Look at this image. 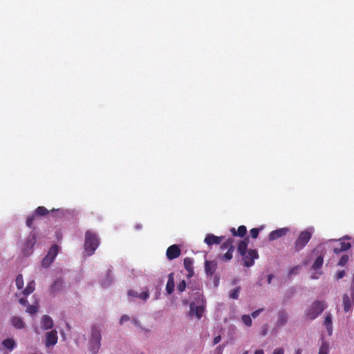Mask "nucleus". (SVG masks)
<instances>
[{
  "instance_id": "nucleus-7",
  "label": "nucleus",
  "mask_w": 354,
  "mask_h": 354,
  "mask_svg": "<svg viewBox=\"0 0 354 354\" xmlns=\"http://www.w3.org/2000/svg\"><path fill=\"white\" fill-rule=\"evenodd\" d=\"M290 232V229L287 227L279 228L277 230L272 231L268 235V239L270 241L277 240L285 235Z\"/></svg>"
},
{
  "instance_id": "nucleus-12",
  "label": "nucleus",
  "mask_w": 354,
  "mask_h": 354,
  "mask_svg": "<svg viewBox=\"0 0 354 354\" xmlns=\"http://www.w3.org/2000/svg\"><path fill=\"white\" fill-rule=\"evenodd\" d=\"M288 319V315L284 310H281L278 313V319L276 326L281 327L286 324Z\"/></svg>"
},
{
  "instance_id": "nucleus-53",
  "label": "nucleus",
  "mask_w": 354,
  "mask_h": 354,
  "mask_svg": "<svg viewBox=\"0 0 354 354\" xmlns=\"http://www.w3.org/2000/svg\"><path fill=\"white\" fill-rule=\"evenodd\" d=\"M273 278V275L272 274H269L268 277V283H271V281Z\"/></svg>"
},
{
  "instance_id": "nucleus-29",
  "label": "nucleus",
  "mask_w": 354,
  "mask_h": 354,
  "mask_svg": "<svg viewBox=\"0 0 354 354\" xmlns=\"http://www.w3.org/2000/svg\"><path fill=\"white\" fill-rule=\"evenodd\" d=\"M329 352V344L328 342L322 340V344L319 349L318 354H328Z\"/></svg>"
},
{
  "instance_id": "nucleus-4",
  "label": "nucleus",
  "mask_w": 354,
  "mask_h": 354,
  "mask_svg": "<svg viewBox=\"0 0 354 354\" xmlns=\"http://www.w3.org/2000/svg\"><path fill=\"white\" fill-rule=\"evenodd\" d=\"M244 261V266L251 267L254 263V259L259 258V254L257 250H249L245 254L242 256Z\"/></svg>"
},
{
  "instance_id": "nucleus-54",
  "label": "nucleus",
  "mask_w": 354,
  "mask_h": 354,
  "mask_svg": "<svg viewBox=\"0 0 354 354\" xmlns=\"http://www.w3.org/2000/svg\"><path fill=\"white\" fill-rule=\"evenodd\" d=\"M254 354H264V352L262 349L257 350L254 352Z\"/></svg>"
},
{
  "instance_id": "nucleus-45",
  "label": "nucleus",
  "mask_w": 354,
  "mask_h": 354,
  "mask_svg": "<svg viewBox=\"0 0 354 354\" xmlns=\"http://www.w3.org/2000/svg\"><path fill=\"white\" fill-rule=\"evenodd\" d=\"M263 308H259L254 312L252 313V317L253 318H256L261 312L263 311Z\"/></svg>"
},
{
  "instance_id": "nucleus-47",
  "label": "nucleus",
  "mask_w": 354,
  "mask_h": 354,
  "mask_svg": "<svg viewBox=\"0 0 354 354\" xmlns=\"http://www.w3.org/2000/svg\"><path fill=\"white\" fill-rule=\"evenodd\" d=\"M284 350L282 348H277L273 351V354H283Z\"/></svg>"
},
{
  "instance_id": "nucleus-19",
  "label": "nucleus",
  "mask_w": 354,
  "mask_h": 354,
  "mask_svg": "<svg viewBox=\"0 0 354 354\" xmlns=\"http://www.w3.org/2000/svg\"><path fill=\"white\" fill-rule=\"evenodd\" d=\"M248 242L249 237H246L244 240L239 242L238 245V252L241 256H245V253L248 251L247 250Z\"/></svg>"
},
{
  "instance_id": "nucleus-13",
  "label": "nucleus",
  "mask_w": 354,
  "mask_h": 354,
  "mask_svg": "<svg viewBox=\"0 0 354 354\" xmlns=\"http://www.w3.org/2000/svg\"><path fill=\"white\" fill-rule=\"evenodd\" d=\"M217 263L214 261H205V270L207 275H212L216 271Z\"/></svg>"
},
{
  "instance_id": "nucleus-48",
  "label": "nucleus",
  "mask_w": 354,
  "mask_h": 354,
  "mask_svg": "<svg viewBox=\"0 0 354 354\" xmlns=\"http://www.w3.org/2000/svg\"><path fill=\"white\" fill-rule=\"evenodd\" d=\"M129 296L138 297L139 294L134 290H129L128 292Z\"/></svg>"
},
{
  "instance_id": "nucleus-15",
  "label": "nucleus",
  "mask_w": 354,
  "mask_h": 354,
  "mask_svg": "<svg viewBox=\"0 0 354 354\" xmlns=\"http://www.w3.org/2000/svg\"><path fill=\"white\" fill-rule=\"evenodd\" d=\"M324 325L325 326L329 335L333 333V322L331 314L327 313L324 320Z\"/></svg>"
},
{
  "instance_id": "nucleus-26",
  "label": "nucleus",
  "mask_w": 354,
  "mask_h": 354,
  "mask_svg": "<svg viewBox=\"0 0 354 354\" xmlns=\"http://www.w3.org/2000/svg\"><path fill=\"white\" fill-rule=\"evenodd\" d=\"M100 342L93 340H90L89 342L90 351L93 354H96L98 352L99 349L100 348Z\"/></svg>"
},
{
  "instance_id": "nucleus-39",
  "label": "nucleus",
  "mask_w": 354,
  "mask_h": 354,
  "mask_svg": "<svg viewBox=\"0 0 354 354\" xmlns=\"http://www.w3.org/2000/svg\"><path fill=\"white\" fill-rule=\"evenodd\" d=\"M348 261V255H343L339 261V263H338V265L340 266H345L347 262Z\"/></svg>"
},
{
  "instance_id": "nucleus-11",
  "label": "nucleus",
  "mask_w": 354,
  "mask_h": 354,
  "mask_svg": "<svg viewBox=\"0 0 354 354\" xmlns=\"http://www.w3.org/2000/svg\"><path fill=\"white\" fill-rule=\"evenodd\" d=\"M194 260L191 257H185L183 261V265L185 268V270L188 272L187 277H193L194 272Z\"/></svg>"
},
{
  "instance_id": "nucleus-16",
  "label": "nucleus",
  "mask_w": 354,
  "mask_h": 354,
  "mask_svg": "<svg viewBox=\"0 0 354 354\" xmlns=\"http://www.w3.org/2000/svg\"><path fill=\"white\" fill-rule=\"evenodd\" d=\"M41 328L44 330L50 329L53 326V319L48 315H44L41 318Z\"/></svg>"
},
{
  "instance_id": "nucleus-17",
  "label": "nucleus",
  "mask_w": 354,
  "mask_h": 354,
  "mask_svg": "<svg viewBox=\"0 0 354 354\" xmlns=\"http://www.w3.org/2000/svg\"><path fill=\"white\" fill-rule=\"evenodd\" d=\"M174 273L171 272L168 275V281L166 285V290L169 295L174 292Z\"/></svg>"
},
{
  "instance_id": "nucleus-24",
  "label": "nucleus",
  "mask_w": 354,
  "mask_h": 354,
  "mask_svg": "<svg viewBox=\"0 0 354 354\" xmlns=\"http://www.w3.org/2000/svg\"><path fill=\"white\" fill-rule=\"evenodd\" d=\"M36 241H37V239H36L35 234H34V233L30 234L28 236L26 243V248H29V250H31L32 249L33 246L35 245V244L36 243Z\"/></svg>"
},
{
  "instance_id": "nucleus-35",
  "label": "nucleus",
  "mask_w": 354,
  "mask_h": 354,
  "mask_svg": "<svg viewBox=\"0 0 354 354\" xmlns=\"http://www.w3.org/2000/svg\"><path fill=\"white\" fill-rule=\"evenodd\" d=\"M26 311L30 315H33L38 311V307L35 305H30L28 306Z\"/></svg>"
},
{
  "instance_id": "nucleus-38",
  "label": "nucleus",
  "mask_w": 354,
  "mask_h": 354,
  "mask_svg": "<svg viewBox=\"0 0 354 354\" xmlns=\"http://www.w3.org/2000/svg\"><path fill=\"white\" fill-rule=\"evenodd\" d=\"M261 228H252L250 231V234L252 239H257Z\"/></svg>"
},
{
  "instance_id": "nucleus-9",
  "label": "nucleus",
  "mask_w": 354,
  "mask_h": 354,
  "mask_svg": "<svg viewBox=\"0 0 354 354\" xmlns=\"http://www.w3.org/2000/svg\"><path fill=\"white\" fill-rule=\"evenodd\" d=\"M57 342V331L53 330L48 332L46 335V346L50 347L54 346Z\"/></svg>"
},
{
  "instance_id": "nucleus-8",
  "label": "nucleus",
  "mask_w": 354,
  "mask_h": 354,
  "mask_svg": "<svg viewBox=\"0 0 354 354\" xmlns=\"http://www.w3.org/2000/svg\"><path fill=\"white\" fill-rule=\"evenodd\" d=\"M181 254V251L178 245L174 244L169 246L166 252V256L168 259L172 260L178 258Z\"/></svg>"
},
{
  "instance_id": "nucleus-49",
  "label": "nucleus",
  "mask_w": 354,
  "mask_h": 354,
  "mask_svg": "<svg viewBox=\"0 0 354 354\" xmlns=\"http://www.w3.org/2000/svg\"><path fill=\"white\" fill-rule=\"evenodd\" d=\"M19 303L21 304V305H24V306H26L28 304V300L25 298H21L19 300Z\"/></svg>"
},
{
  "instance_id": "nucleus-37",
  "label": "nucleus",
  "mask_w": 354,
  "mask_h": 354,
  "mask_svg": "<svg viewBox=\"0 0 354 354\" xmlns=\"http://www.w3.org/2000/svg\"><path fill=\"white\" fill-rule=\"evenodd\" d=\"M230 246H234L233 245V241H232V239H229L223 243L221 247V248L223 250H224V249H227L228 250L230 248Z\"/></svg>"
},
{
  "instance_id": "nucleus-40",
  "label": "nucleus",
  "mask_w": 354,
  "mask_h": 354,
  "mask_svg": "<svg viewBox=\"0 0 354 354\" xmlns=\"http://www.w3.org/2000/svg\"><path fill=\"white\" fill-rule=\"evenodd\" d=\"M186 282L185 280H182L177 286V290L178 292H182L185 290Z\"/></svg>"
},
{
  "instance_id": "nucleus-3",
  "label": "nucleus",
  "mask_w": 354,
  "mask_h": 354,
  "mask_svg": "<svg viewBox=\"0 0 354 354\" xmlns=\"http://www.w3.org/2000/svg\"><path fill=\"white\" fill-rule=\"evenodd\" d=\"M312 237L311 232L308 230H304L301 232L298 238L296 239L293 250L295 252H299L303 250L305 246L308 244Z\"/></svg>"
},
{
  "instance_id": "nucleus-34",
  "label": "nucleus",
  "mask_w": 354,
  "mask_h": 354,
  "mask_svg": "<svg viewBox=\"0 0 354 354\" xmlns=\"http://www.w3.org/2000/svg\"><path fill=\"white\" fill-rule=\"evenodd\" d=\"M234 250V246H230V248L227 250V252L224 255V258L226 260H230L232 259V256H233L232 254H233Z\"/></svg>"
},
{
  "instance_id": "nucleus-2",
  "label": "nucleus",
  "mask_w": 354,
  "mask_h": 354,
  "mask_svg": "<svg viewBox=\"0 0 354 354\" xmlns=\"http://www.w3.org/2000/svg\"><path fill=\"white\" fill-rule=\"evenodd\" d=\"M327 304L324 301H315L306 310L305 315L310 320L316 319L326 308Z\"/></svg>"
},
{
  "instance_id": "nucleus-18",
  "label": "nucleus",
  "mask_w": 354,
  "mask_h": 354,
  "mask_svg": "<svg viewBox=\"0 0 354 354\" xmlns=\"http://www.w3.org/2000/svg\"><path fill=\"white\" fill-rule=\"evenodd\" d=\"M101 339H102V336H101L100 328L97 326H93L92 328H91V340L100 342Z\"/></svg>"
},
{
  "instance_id": "nucleus-6",
  "label": "nucleus",
  "mask_w": 354,
  "mask_h": 354,
  "mask_svg": "<svg viewBox=\"0 0 354 354\" xmlns=\"http://www.w3.org/2000/svg\"><path fill=\"white\" fill-rule=\"evenodd\" d=\"M342 304L345 313L352 310L354 306V292H351L350 295L344 294L342 296Z\"/></svg>"
},
{
  "instance_id": "nucleus-46",
  "label": "nucleus",
  "mask_w": 354,
  "mask_h": 354,
  "mask_svg": "<svg viewBox=\"0 0 354 354\" xmlns=\"http://www.w3.org/2000/svg\"><path fill=\"white\" fill-rule=\"evenodd\" d=\"M345 276V272L344 270L339 271L336 274L337 279H340L343 278Z\"/></svg>"
},
{
  "instance_id": "nucleus-42",
  "label": "nucleus",
  "mask_w": 354,
  "mask_h": 354,
  "mask_svg": "<svg viewBox=\"0 0 354 354\" xmlns=\"http://www.w3.org/2000/svg\"><path fill=\"white\" fill-rule=\"evenodd\" d=\"M299 270V266H295V267H293V268H292L290 269V270L289 271L288 274L289 275L296 274H297Z\"/></svg>"
},
{
  "instance_id": "nucleus-30",
  "label": "nucleus",
  "mask_w": 354,
  "mask_h": 354,
  "mask_svg": "<svg viewBox=\"0 0 354 354\" xmlns=\"http://www.w3.org/2000/svg\"><path fill=\"white\" fill-rule=\"evenodd\" d=\"M323 262L324 257L322 255L319 256L315 261L314 263L313 264L312 269L315 270L319 269L322 266Z\"/></svg>"
},
{
  "instance_id": "nucleus-44",
  "label": "nucleus",
  "mask_w": 354,
  "mask_h": 354,
  "mask_svg": "<svg viewBox=\"0 0 354 354\" xmlns=\"http://www.w3.org/2000/svg\"><path fill=\"white\" fill-rule=\"evenodd\" d=\"M130 319V317L127 315H124L121 317L120 319V324H123L124 322H127Z\"/></svg>"
},
{
  "instance_id": "nucleus-10",
  "label": "nucleus",
  "mask_w": 354,
  "mask_h": 354,
  "mask_svg": "<svg viewBox=\"0 0 354 354\" xmlns=\"http://www.w3.org/2000/svg\"><path fill=\"white\" fill-rule=\"evenodd\" d=\"M223 239V236H216L212 234H208L205 236L204 242L208 245H218L221 243Z\"/></svg>"
},
{
  "instance_id": "nucleus-32",
  "label": "nucleus",
  "mask_w": 354,
  "mask_h": 354,
  "mask_svg": "<svg viewBox=\"0 0 354 354\" xmlns=\"http://www.w3.org/2000/svg\"><path fill=\"white\" fill-rule=\"evenodd\" d=\"M240 287H237L232 290L230 294V297L233 299H237L239 298Z\"/></svg>"
},
{
  "instance_id": "nucleus-51",
  "label": "nucleus",
  "mask_w": 354,
  "mask_h": 354,
  "mask_svg": "<svg viewBox=\"0 0 354 354\" xmlns=\"http://www.w3.org/2000/svg\"><path fill=\"white\" fill-rule=\"evenodd\" d=\"M350 292H354V273H353V279H352V281H351Z\"/></svg>"
},
{
  "instance_id": "nucleus-33",
  "label": "nucleus",
  "mask_w": 354,
  "mask_h": 354,
  "mask_svg": "<svg viewBox=\"0 0 354 354\" xmlns=\"http://www.w3.org/2000/svg\"><path fill=\"white\" fill-rule=\"evenodd\" d=\"M53 261L52 260V258L46 256L45 257H44L41 261V265L44 268H48L53 263Z\"/></svg>"
},
{
  "instance_id": "nucleus-43",
  "label": "nucleus",
  "mask_w": 354,
  "mask_h": 354,
  "mask_svg": "<svg viewBox=\"0 0 354 354\" xmlns=\"http://www.w3.org/2000/svg\"><path fill=\"white\" fill-rule=\"evenodd\" d=\"M138 297L142 299V300H146L149 297V293L147 291L142 292L139 294Z\"/></svg>"
},
{
  "instance_id": "nucleus-41",
  "label": "nucleus",
  "mask_w": 354,
  "mask_h": 354,
  "mask_svg": "<svg viewBox=\"0 0 354 354\" xmlns=\"http://www.w3.org/2000/svg\"><path fill=\"white\" fill-rule=\"evenodd\" d=\"M36 216L33 214L32 216H28L26 219V225L28 227H31Z\"/></svg>"
},
{
  "instance_id": "nucleus-50",
  "label": "nucleus",
  "mask_w": 354,
  "mask_h": 354,
  "mask_svg": "<svg viewBox=\"0 0 354 354\" xmlns=\"http://www.w3.org/2000/svg\"><path fill=\"white\" fill-rule=\"evenodd\" d=\"M221 336H220V335L216 336V337L214 338V341H213L214 344L215 345V344H217L218 343H219V342H220V341H221Z\"/></svg>"
},
{
  "instance_id": "nucleus-56",
  "label": "nucleus",
  "mask_w": 354,
  "mask_h": 354,
  "mask_svg": "<svg viewBox=\"0 0 354 354\" xmlns=\"http://www.w3.org/2000/svg\"><path fill=\"white\" fill-rule=\"evenodd\" d=\"M266 331H263V335H266Z\"/></svg>"
},
{
  "instance_id": "nucleus-22",
  "label": "nucleus",
  "mask_w": 354,
  "mask_h": 354,
  "mask_svg": "<svg viewBox=\"0 0 354 354\" xmlns=\"http://www.w3.org/2000/svg\"><path fill=\"white\" fill-rule=\"evenodd\" d=\"M63 286V281L60 279H56L50 286V290L53 293L59 292Z\"/></svg>"
},
{
  "instance_id": "nucleus-14",
  "label": "nucleus",
  "mask_w": 354,
  "mask_h": 354,
  "mask_svg": "<svg viewBox=\"0 0 354 354\" xmlns=\"http://www.w3.org/2000/svg\"><path fill=\"white\" fill-rule=\"evenodd\" d=\"M10 323L17 329H21L25 327V323L21 317L18 316H12L10 317Z\"/></svg>"
},
{
  "instance_id": "nucleus-20",
  "label": "nucleus",
  "mask_w": 354,
  "mask_h": 354,
  "mask_svg": "<svg viewBox=\"0 0 354 354\" xmlns=\"http://www.w3.org/2000/svg\"><path fill=\"white\" fill-rule=\"evenodd\" d=\"M230 231L234 236L243 237L247 233V228L245 225H240L237 230L232 227Z\"/></svg>"
},
{
  "instance_id": "nucleus-31",
  "label": "nucleus",
  "mask_w": 354,
  "mask_h": 354,
  "mask_svg": "<svg viewBox=\"0 0 354 354\" xmlns=\"http://www.w3.org/2000/svg\"><path fill=\"white\" fill-rule=\"evenodd\" d=\"M16 286L18 289H21L24 286V279L22 274H19L17 275L15 279Z\"/></svg>"
},
{
  "instance_id": "nucleus-36",
  "label": "nucleus",
  "mask_w": 354,
  "mask_h": 354,
  "mask_svg": "<svg viewBox=\"0 0 354 354\" xmlns=\"http://www.w3.org/2000/svg\"><path fill=\"white\" fill-rule=\"evenodd\" d=\"M241 319L247 326H250L252 325V319L250 316L244 315L242 316Z\"/></svg>"
},
{
  "instance_id": "nucleus-5",
  "label": "nucleus",
  "mask_w": 354,
  "mask_h": 354,
  "mask_svg": "<svg viewBox=\"0 0 354 354\" xmlns=\"http://www.w3.org/2000/svg\"><path fill=\"white\" fill-rule=\"evenodd\" d=\"M189 314L191 315L194 314L196 318L200 319L202 317L203 313L205 310V301L202 299L198 306H196L194 302H192L189 305Z\"/></svg>"
},
{
  "instance_id": "nucleus-27",
  "label": "nucleus",
  "mask_w": 354,
  "mask_h": 354,
  "mask_svg": "<svg viewBox=\"0 0 354 354\" xmlns=\"http://www.w3.org/2000/svg\"><path fill=\"white\" fill-rule=\"evenodd\" d=\"M49 214V211L44 206H39L34 212L35 216H43Z\"/></svg>"
},
{
  "instance_id": "nucleus-55",
  "label": "nucleus",
  "mask_w": 354,
  "mask_h": 354,
  "mask_svg": "<svg viewBox=\"0 0 354 354\" xmlns=\"http://www.w3.org/2000/svg\"><path fill=\"white\" fill-rule=\"evenodd\" d=\"M295 354H301V349H297V350L295 351Z\"/></svg>"
},
{
  "instance_id": "nucleus-21",
  "label": "nucleus",
  "mask_w": 354,
  "mask_h": 354,
  "mask_svg": "<svg viewBox=\"0 0 354 354\" xmlns=\"http://www.w3.org/2000/svg\"><path fill=\"white\" fill-rule=\"evenodd\" d=\"M351 247V245L348 242H340L338 247L334 248L333 252L335 254H339L342 252L346 251Z\"/></svg>"
},
{
  "instance_id": "nucleus-57",
  "label": "nucleus",
  "mask_w": 354,
  "mask_h": 354,
  "mask_svg": "<svg viewBox=\"0 0 354 354\" xmlns=\"http://www.w3.org/2000/svg\"><path fill=\"white\" fill-rule=\"evenodd\" d=\"M243 354H248V351L244 352Z\"/></svg>"
},
{
  "instance_id": "nucleus-23",
  "label": "nucleus",
  "mask_w": 354,
  "mask_h": 354,
  "mask_svg": "<svg viewBox=\"0 0 354 354\" xmlns=\"http://www.w3.org/2000/svg\"><path fill=\"white\" fill-rule=\"evenodd\" d=\"M3 346L9 351H12L16 346V342L12 338H7L2 342Z\"/></svg>"
},
{
  "instance_id": "nucleus-28",
  "label": "nucleus",
  "mask_w": 354,
  "mask_h": 354,
  "mask_svg": "<svg viewBox=\"0 0 354 354\" xmlns=\"http://www.w3.org/2000/svg\"><path fill=\"white\" fill-rule=\"evenodd\" d=\"M59 251V248L57 245H53L48 250V254L46 256H48L50 258H52V260L53 261L54 259L57 255Z\"/></svg>"
},
{
  "instance_id": "nucleus-52",
  "label": "nucleus",
  "mask_w": 354,
  "mask_h": 354,
  "mask_svg": "<svg viewBox=\"0 0 354 354\" xmlns=\"http://www.w3.org/2000/svg\"><path fill=\"white\" fill-rule=\"evenodd\" d=\"M132 323H133L135 326H140V322H139V321H138L136 318H133V319H132Z\"/></svg>"
},
{
  "instance_id": "nucleus-1",
  "label": "nucleus",
  "mask_w": 354,
  "mask_h": 354,
  "mask_svg": "<svg viewBox=\"0 0 354 354\" xmlns=\"http://www.w3.org/2000/svg\"><path fill=\"white\" fill-rule=\"evenodd\" d=\"M100 244L98 236L90 230L85 234L84 250L87 254L91 256L96 250Z\"/></svg>"
},
{
  "instance_id": "nucleus-25",
  "label": "nucleus",
  "mask_w": 354,
  "mask_h": 354,
  "mask_svg": "<svg viewBox=\"0 0 354 354\" xmlns=\"http://www.w3.org/2000/svg\"><path fill=\"white\" fill-rule=\"evenodd\" d=\"M35 281L34 280H32L31 281H30L27 286L26 287V288L23 290V294L25 295V296H28L30 294H31L32 292H33V291L35 290Z\"/></svg>"
}]
</instances>
